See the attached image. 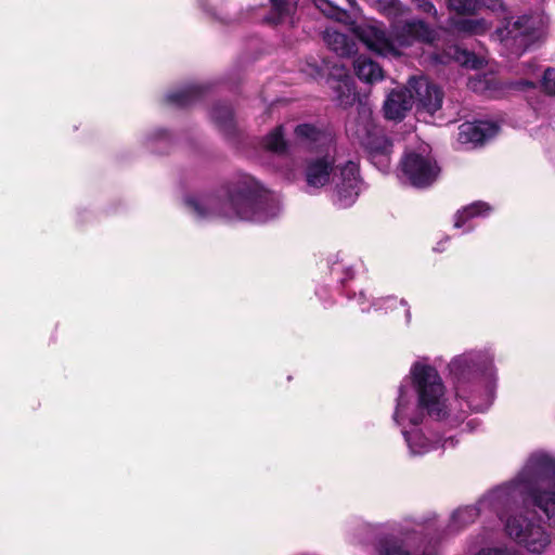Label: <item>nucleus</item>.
Returning <instances> with one entry per match:
<instances>
[{
    "instance_id": "37",
    "label": "nucleus",
    "mask_w": 555,
    "mask_h": 555,
    "mask_svg": "<svg viewBox=\"0 0 555 555\" xmlns=\"http://www.w3.org/2000/svg\"><path fill=\"white\" fill-rule=\"evenodd\" d=\"M346 1L350 5V8H356V5H357L356 0H346Z\"/></svg>"
},
{
    "instance_id": "16",
    "label": "nucleus",
    "mask_w": 555,
    "mask_h": 555,
    "mask_svg": "<svg viewBox=\"0 0 555 555\" xmlns=\"http://www.w3.org/2000/svg\"><path fill=\"white\" fill-rule=\"evenodd\" d=\"M373 555H412V552L403 538L386 533L377 538Z\"/></svg>"
},
{
    "instance_id": "9",
    "label": "nucleus",
    "mask_w": 555,
    "mask_h": 555,
    "mask_svg": "<svg viewBox=\"0 0 555 555\" xmlns=\"http://www.w3.org/2000/svg\"><path fill=\"white\" fill-rule=\"evenodd\" d=\"M544 37L542 21L538 16L521 15L499 27L492 39L502 46L504 53L519 56Z\"/></svg>"
},
{
    "instance_id": "20",
    "label": "nucleus",
    "mask_w": 555,
    "mask_h": 555,
    "mask_svg": "<svg viewBox=\"0 0 555 555\" xmlns=\"http://www.w3.org/2000/svg\"><path fill=\"white\" fill-rule=\"evenodd\" d=\"M263 146L276 155H284L287 153V143L284 139L283 126L274 128L263 139Z\"/></svg>"
},
{
    "instance_id": "14",
    "label": "nucleus",
    "mask_w": 555,
    "mask_h": 555,
    "mask_svg": "<svg viewBox=\"0 0 555 555\" xmlns=\"http://www.w3.org/2000/svg\"><path fill=\"white\" fill-rule=\"evenodd\" d=\"M499 131L496 124L491 121L464 122L459 127L457 140L462 144H482Z\"/></svg>"
},
{
    "instance_id": "8",
    "label": "nucleus",
    "mask_w": 555,
    "mask_h": 555,
    "mask_svg": "<svg viewBox=\"0 0 555 555\" xmlns=\"http://www.w3.org/2000/svg\"><path fill=\"white\" fill-rule=\"evenodd\" d=\"M524 495H526V491L522 490V481L520 480L519 472L511 481L503 483L485 494L476 505L456 509L452 514L449 529L454 532L465 528L473 524L485 511L495 513L502 521V519H504L505 512Z\"/></svg>"
},
{
    "instance_id": "19",
    "label": "nucleus",
    "mask_w": 555,
    "mask_h": 555,
    "mask_svg": "<svg viewBox=\"0 0 555 555\" xmlns=\"http://www.w3.org/2000/svg\"><path fill=\"white\" fill-rule=\"evenodd\" d=\"M202 93L198 86L191 85L166 94V102L172 106L186 107L196 101Z\"/></svg>"
},
{
    "instance_id": "38",
    "label": "nucleus",
    "mask_w": 555,
    "mask_h": 555,
    "mask_svg": "<svg viewBox=\"0 0 555 555\" xmlns=\"http://www.w3.org/2000/svg\"><path fill=\"white\" fill-rule=\"evenodd\" d=\"M405 317H406V322L409 323L410 319H411V312L409 309L405 311Z\"/></svg>"
},
{
    "instance_id": "10",
    "label": "nucleus",
    "mask_w": 555,
    "mask_h": 555,
    "mask_svg": "<svg viewBox=\"0 0 555 555\" xmlns=\"http://www.w3.org/2000/svg\"><path fill=\"white\" fill-rule=\"evenodd\" d=\"M519 500L504 514V530L516 543L531 553H542L551 542L548 532L539 522L530 521L518 511Z\"/></svg>"
},
{
    "instance_id": "34",
    "label": "nucleus",
    "mask_w": 555,
    "mask_h": 555,
    "mask_svg": "<svg viewBox=\"0 0 555 555\" xmlns=\"http://www.w3.org/2000/svg\"><path fill=\"white\" fill-rule=\"evenodd\" d=\"M533 86H534L533 82H531L529 80H520L516 83V87L519 89L532 88Z\"/></svg>"
},
{
    "instance_id": "3",
    "label": "nucleus",
    "mask_w": 555,
    "mask_h": 555,
    "mask_svg": "<svg viewBox=\"0 0 555 555\" xmlns=\"http://www.w3.org/2000/svg\"><path fill=\"white\" fill-rule=\"evenodd\" d=\"M336 169V158L331 150L322 155L307 158L304 166V190L314 195L335 182L333 203L340 208H347L356 202L360 193L359 167L353 162H347L339 168L338 175Z\"/></svg>"
},
{
    "instance_id": "1",
    "label": "nucleus",
    "mask_w": 555,
    "mask_h": 555,
    "mask_svg": "<svg viewBox=\"0 0 555 555\" xmlns=\"http://www.w3.org/2000/svg\"><path fill=\"white\" fill-rule=\"evenodd\" d=\"M410 375L417 395V402L405 385L399 387L396 409L392 415L395 423L401 427L402 435L412 456H421L435 450L454 448L457 441L453 437H428L416 426L426 413L434 420H441L448 413L446 387L437 370L422 361L415 362Z\"/></svg>"
},
{
    "instance_id": "13",
    "label": "nucleus",
    "mask_w": 555,
    "mask_h": 555,
    "mask_svg": "<svg viewBox=\"0 0 555 555\" xmlns=\"http://www.w3.org/2000/svg\"><path fill=\"white\" fill-rule=\"evenodd\" d=\"M296 141L309 149L330 151L333 146V134L311 124H300L294 130Z\"/></svg>"
},
{
    "instance_id": "7",
    "label": "nucleus",
    "mask_w": 555,
    "mask_h": 555,
    "mask_svg": "<svg viewBox=\"0 0 555 555\" xmlns=\"http://www.w3.org/2000/svg\"><path fill=\"white\" fill-rule=\"evenodd\" d=\"M346 131L351 139L366 150L376 168L383 172L388 171L392 144L382 128L376 125L372 107L367 103H358L356 115L348 120Z\"/></svg>"
},
{
    "instance_id": "17",
    "label": "nucleus",
    "mask_w": 555,
    "mask_h": 555,
    "mask_svg": "<svg viewBox=\"0 0 555 555\" xmlns=\"http://www.w3.org/2000/svg\"><path fill=\"white\" fill-rule=\"evenodd\" d=\"M323 39L327 47L339 56H349L356 52L354 41L334 28H326L323 33Z\"/></svg>"
},
{
    "instance_id": "30",
    "label": "nucleus",
    "mask_w": 555,
    "mask_h": 555,
    "mask_svg": "<svg viewBox=\"0 0 555 555\" xmlns=\"http://www.w3.org/2000/svg\"><path fill=\"white\" fill-rule=\"evenodd\" d=\"M415 7L424 13L437 16V10L430 0H412Z\"/></svg>"
},
{
    "instance_id": "4",
    "label": "nucleus",
    "mask_w": 555,
    "mask_h": 555,
    "mask_svg": "<svg viewBox=\"0 0 555 555\" xmlns=\"http://www.w3.org/2000/svg\"><path fill=\"white\" fill-rule=\"evenodd\" d=\"M450 374L455 384V393L460 398L466 397V386L472 384L474 391L483 386L486 399L482 403L468 398L467 404L476 411L486 410L492 402L494 391V370L492 359L481 351H470L455 357L449 364Z\"/></svg>"
},
{
    "instance_id": "15",
    "label": "nucleus",
    "mask_w": 555,
    "mask_h": 555,
    "mask_svg": "<svg viewBox=\"0 0 555 555\" xmlns=\"http://www.w3.org/2000/svg\"><path fill=\"white\" fill-rule=\"evenodd\" d=\"M413 105V94L409 88L391 91L384 104V113L387 119L400 120Z\"/></svg>"
},
{
    "instance_id": "12",
    "label": "nucleus",
    "mask_w": 555,
    "mask_h": 555,
    "mask_svg": "<svg viewBox=\"0 0 555 555\" xmlns=\"http://www.w3.org/2000/svg\"><path fill=\"white\" fill-rule=\"evenodd\" d=\"M409 91L413 94V103L429 114L441 108L443 101L442 90L426 77H413L409 80Z\"/></svg>"
},
{
    "instance_id": "32",
    "label": "nucleus",
    "mask_w": 555,
    "mask_h": 555,
    "mask_svg": "<svg viewBox=\"0 0 555 555\" xmlns=\"http://www.w3.org/2000/svg\"><path fill=\"white\" fill-rule=\"evenodd\" d=\"M307 68H302V72H305L307 75L311 76V77H315L320 74V67L318 66V64L314 62V63H307Z\"/></svg>"
},
{
    "instance_id": "11",
    "label": "nucleus",
    "mask_w": 555,
    "mask_h": 555,
    "mask_svg": "<svg viewBox=\"0 0 555 555\" xmlns=\"http://www.w3.org/2000/svg\"><path fill=\"white\" fill-rule=\"evenodd\" d=\"M400 165L402 172L415 188L429 186L440 171L436 160L427 152V146L420 152H406Z\"/></svg>"
},
{
    "instance_id": "28",
    "label": "nucleus",
    "mask_w": 555,
    "mask_h": 555,
    "mask_svg": "<svg viewBox=\"0 0 555 555\" xmlns=\"http://www.w3.org/2000/svg\"><path fill=\"white\" fill-rule=\"evenodd\" d=\"M477 555H519L515 550L509 547H486L480 550Z\"/></svg>"
},
{
    "instance_id": "27",
    "label": "nucleus",
    "mask_w": 555,
    "mask_h": 555,
    "mask_svg": "<svg viewBox=\"0 0 555 555\" xmlns=\"http://www.w3.org/2000/svg\"><path fill=\"white\" fill-rule=\"evenodd\" d=\"M542 86L546 93L555 95V69L547 68L544 72Z\"/></svg>"
},
{
    "instance_id": "26",
    "label": "nucleus",
    "mask_w": 555,
    "mask_h": 555,
    "mask_svg": "<svg viewBox=\"0 0 555 555\" xmlns=\"http://www.w3.org/2000/svg\"><path fill=\"white\" fill-rule=\"evenodd\" d=\"M324 15L340 20L345 15V11L335 5L331 0H311Z\"/></svg>"
},
{
    "instance_id": "29",
    "label": "nucleus",
    "mask_w": 555,
    "mask_h": 555,
    "mask_svg": "<svg viewBox=\"0 0 555 555\" xmlns=\"http://www.w3.org/2000/svg\"><path fill=\"white\" fill-rule=\"evenodd\" d=\"M479 9L485 8L492 12H504L505 5L503 0H478Z\"/></svg>"
},
{
    "instance_id": "5",
    "label": "nucleus",
    "mask_w": 555,
    "mask_h": 555,
    "mask_svg": "<svg viewBox=\"0 0 555 555\" xmlns=\"http://www.w3.org/2000/svg\"><path fill=\"white\" fill-rule=\"evenodd\" d=\"M520 480L532 505L555 527V461L542 452L531 454L520 470Z\"/></svg>"
},
{
    "instance_id": "24",
    "label": "nucleus",
    "mask_w": 555,
    "mask_h": 555,
    "mask_svg": "<svg viewBox=\"0 0 555 555\" xmlns=\"http://www.w3.org/2000/svg\"><path fill=\"white\" fill-rule=\"evenodd\" d=\"M456 27L468 35H481L490 28V23L485 18H465L457 22Z\"/></svg>"
},
{
    "instance_id": "35",
    "label": "nucleus",
    "mask_w": 555,
    "mask_h": 555,
    "mask_svg": "<svg viewBox=\"0 0 555 555\" xmlns=\"http://www.w3.org/2000/svg\"><path fill=\"white\" fill-rule=\"evenodd\" d=\"M364 299H365V294H364L363 292H361V293L359 294V305H360V307H361V310H362L363 312H365V311H370V308H369V307L363 306V305H364Z\"/></svg>"
},
{
    "instance_id": "2",
    "label": "nucleus",
    "mask_w": 555,
    "mask_h": 555,
    "mask_svg": "<svg viewBox=\"0 0 555 555\" xmlns=\"http://www.w3.org/2000/svg\"><path fill=\"white\" fill-rule=\"evenodd\" d=\"M184 202L198 220L237 218L261 223L280 211L276 197L248 175L231 180L218 194L188 196Z\"/></svg>"
},
{
    "instance_id": "25",
    "label": "nucleus",
    "mask_w": 555,
    "mask_h": 555,
    "mask_svg": "<svg viewBox=\"0 0 555 555\" xmlns=\"http://www.w3.org/2000/svg\"><path fill=\"white\" fill-rule=\"evenodd\" d=\"M448 7L459 14H473L479 10V2L478 0H448Z\"/></svg>"
},
{
    "instance_id": "22",
    "label": "nucleus",
    "mask_w": 555,
    "mask_h": 555,
    "mask_svg": "<svg viewBox=\"0 0 555 555\" xmlns=\"http://www.w3.org/2000/svg\"><path fill=\"white\" fill-rule=\"evenodd\" d=\"M211 117L215 122L227 133L234 130L233 112L230 106L225 104H218L212 108Z\"/></svg>"
},
{
    "instance_id": "6",
    "label": "nucleus",
    "mask_w": 555,
    "mask_h": 555,
    "mask_svg": "<svg viewBox=\"0 0 555 555\" xmlns=\"http://www.w3.org/2000/svg\"><path fill=\"white\" fill-rule=\"evenodd\" d=\"M354 31L367 49L379 55L397 54V48L410 47L415 41L429 42L435 37L433 29L421 20L393 23L389 36L376 25H359Z\"/></svg>"
},
{
    "instance_id": "18",
    "label": "nucleus",
    "mask_w": 555,
    "mask_h": 555,
    "mask_svg": "<svg viewBox=\"0 0 555 555\" xmlns=\"http://www.w3.org/2000/svg\"><path fill=\"white\" fill-rule=\"evenodd\" d=\"M356 75L365 82H375L383 79V69L371 59L360 55L353 62Z\"/></svg>"
},
{
    "instance_id": "21",
    "label": "nucleus",
    "mask_w": 555,
    "mask_h": 555,
    "mask_svg": "<svg viewBox=\"0 0 555 555\" xmlns=\"http://www.w3.org/2000/svg\"><path fill=\"white\" fill-rule=\"evenodd\" d=\"M489 211H490V207L488 204H486L483 202L473 203V204L466 206L465 208H463L462 210L457 211V214L455 215L454 227L461 228L470 218L483 216Z\"/></svg>"
},
{
    "instance_id": "33",
    "label": "nucleus",
    "mask_w": 555,
    "mask_h": 555,
    "mask_svg": "<svg viewBox=\"0 0 555 555\" xmlns=\"http://www.w3.org/2000/svg\"><path fill=\"white\" fill-rule=\"evenodd\" d=\"M348 88V94L346 95V99H340V104L343 105H347V104H350L354 98H356V94L354 92L347 86Z\"/></svg>"
},
{
    "instance_id": "31",
    "label": "nucleus",
    "mask_w": 555,
    "mask_h": 555,
    "mask_svg": "<svg viewBox=\"0 0 555 555\" xmlns=\"http://www.w3.org/2000/svg\"><path fill=\"white\" fill-rule=\"evenodd\" d=\"M385 2L384 10L388 12V14L397 15L401 11V3L399 0H382Z\"/></svg>"
},
{
    "instance_id": "23",
    "label": "nucleus",
    "mask_w": 555,
    "mask_h": 555,
    "mask_svg": "<svg viewBox=\"0 0 555 555\" xmlns=\"http://www.w3.org/2000/svg\"><path fill=\"white\" fill-rule=\"evenodd\" d=\"M271 12L267 17L268 22L279 24L291 17L295 8L288 0H270Z\"/></svg>"
},
{
    "instance_id": "36",
    "label": "nucleus",
    "mask_w": 555,
    "mask_h": 555,
    "mask_svg": "<svg viewBox=\"0 0 555 555\" xmlns=\"http://www.w3.org/2000/svg\"><path fill=\"white\" fill-rule=\"evenodd\" d=\"M168 137V133L164 130H159L155 133V139H163V138H167Z\"/></svg>"
}]
</instances>
